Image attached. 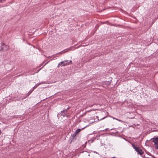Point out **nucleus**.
<instances>
[{
  "label": "nucleus",
  "instance_id": "1",
  "mask_svg": "<svg viewBox=\"0 0 158 158\" xmlns=\"http://www.w3.org/2000/svg\"><path fill=\"white\" fill-rule=\"evenodd\" d=\"M132 145L133 147L135 149V150L140 155H142L143 154L144 152L137 145L134 144H132Z\"/></svg>",
  "mask_w": 158,
  "mask_h": 158
},
{
  "label": "nucleus",
  "instance_id": "2",
  "mask_svg": "<svg viewBox=\"0 0 158 158\" xmlns=\"http://www.w3.org/2000/svg\"><path fill=\"white\" fill-rule=\"evenodd\" d=\"M151 140L154 143L155 148L158 149V137L152 138Z\"/></svg>",
  "mask_w": 158,
  "mask_h": 158
},
{
  "label": "nucleus",
  "instance_id": "3",
  "mask_svg": "<svg viewBox=\"0 0 158 158\" xmlns=\"http://www.w3.org/2000/svg\"><path fill=\"white\" fill-rule=\"evenodd\" d=\"M9 46L5 45L4 43H2V46L1 47V49H0V51H4L5 50H7L9 49Z\"/></svg>",
  "mask_w": 158,
  "mask_h": 158
},
{
  "label": "nucleus",
  "instance_id": "4",
  "mask_svg": "<svg viewBox=\"0 0 158 158\" xmlns=\"http://www.w3.org/2000/svg\"><path fill=\"white\" fill-rule=\"evenodd\" d=\"M68 61L65 60L64 61H62L59 63L57 67H58L60 65L61 66H64L65 65L69 64V63H67Z\"/></svg>",
  "mask_w": 158,
  "mask_h": 158
},
{
  "label": "nucleus",
  "instance_id": "5",
  "mask_svg": "<svg viewBox=\"0 0 158 158\" xmlns=\"http://www.w3.org/2000/svg\"><path fill=\"white\" fill-rule=\"evenodd\" d=\"M76 135H75L74 133H73V135H72L70 138V139L71 140V142H73L75 141L76 139Z\"/></svg>",
  "mask_w": 158,
  "mask_h": 158
},
{
  "label": "nucleus",
  "instance_id": "6",
  "mask_svg": "<svg viewBox=\"0 0 158 158\" xmlns=\"http://www.w3.org/2000/svg\"><path fill=\"white\" fill-rule=\"evenodd\" d=\"M68 109V108L65 110H63L61 111V115H62L63 117H64L66 115V114L65 113V112L67 111V110Z\"/></svg>",
  "mask_w": 158,
  "mask_h": 158
},
{
  "label": "nucleus",
  "instance_id": "7",
  "mask_svg": "<svg viewBox=\"0 0 158 158\" xmlns=\"http://www.w3.org/2000/svg\"><path fill=\"white\" fill-rule=\"evenodd\" d=\"M81 129H77L75 131V132L74 133L75 135H77L81 131Z\"/></svg>",
  "mask_w": 158,
  "mask_h": 158
},
{
  "label": "nucleus",
  "instance_id": "8",
  "mask_svg": "<svg viewBox=\"0 0 158 158\" xmlns=\"http://www.w3.org/2000/svg\"><path fill=\"white\" fill-rule=\"evenodd\" d=\"M34 90L33 88H32V89L29 91V92L27 94V96H28L30 95V94L32 92V91Z\"/></svg>",
  "mask_w": 158,
  "mask_h": 158
},
{
  "label": "nucleus",
  "instance_id": "9",
  "mask_svg": "<svg viewBox=\"0 0 158 158\" xmlns=\"http://www.w3.org/2000/svg\"><path fill=\"white\" fill-rule=\"evenodd\" d=\"M40 84H41V83H39V84L37 83V84H36V85H35V86H34V87H33L32 88H33V89H35L36 88V87H37V86H39V85Z\"/></svg>",
  "mask_w": 158,
  "mask_h": 158
},
{
  "label": "nucleus",
  "instance_id": "10",
  "mask_svg": "<svg viewBox=\"0 0 158 158\" xmlns=\"http://www.w3.org/2000/svg\"><path fill=\"white\" fill-rule=\"evenodd\" d=\"M106 117H107V116L104 117H103V118H101V119H98V116H96V118H98V121H99L103 119H104V118H106Z\"/></svg>",
  "mask_w": 158,
  "mask_h": 158
},
{
  "label": "nucleus",
  "instance_id": "11",
  "mask_svg": "<svg viewBox=\"0 0 158 158\" xmlns=\"http://www.w3.org/2000/svg\"><path fill=\"white\" fill-rule=\"evenodd\" d=\"M67 51L65 52V51H61L60 52H59L57 53V54H62L63 53H65Z\"/></svg>",
  "mask_w": 158,
  "mask_h": 158
},
{
  "label": "nucleus",
  "instance_id": "12",
  "mask_svg": "<svg viewBox=\"0 0 158 158\" xmlns=\"http://www.w3.org/2000/svg\"><path fill=\"white\" fill-rule=\"evenodd\" d=\"M6 0H0V3H3Z\"/></svg>",
  "mask_w": 158,
  "mask_h": 158
},
{
  "label": "nucleus",
  "instance_id": "13",
  "mask_svg": "<svg viewBox=\"0 0 158 158\" xmlns=\"http://www.w3.org/2000/svg\"><path fill=\"white\" fill-rule=\"evenodd\" d=\"M67 63H69V64H72V60H70L69 61V62H67Z\"/></svg>",
  "mask_w": 158,
  "mask_h": 158
},
{
  "label": "nucleus",
  "instance_id": "14",
  "mask_svg": "<svg viewBox=\"0 0 158 158\" xmlns=\"http://www.w3.org/2000/svg\"><path fill=\"white\" fill-rule=\"evenodd\" d=\"M118 121H119V122H122V121L121 120L118 119Z\"/></svg>",
  "mask_w": 158,
  "mask_h": 158
},
{
  "label": "nucleus",
  "instance_id": "15",
  "mask_svg": "<svg viewBox=\"0 0 158 158\" xmlns=\"http://www.w3.org/2000/svg\"><path fill=\"white\" fill-rule=\"evenodd\" d=\"M118 121H119V122H122V121L121 120L118 119Z\"/></svg>",
  "mask_w": 158,
  "mask_h": 158
},
{
  "label": "nucleus",
  "instance_id": "16",
  "mask_svg": "<svg viewBox=\"0 0 158 158\" xmlns=\"http://www.w3.org/2000/svg\"><path fill=\"white\" fill-rule=\"evenodd\" d=\"M87 126H86L84 127H83V128H82L81 129H84L85 127H86Z\"/></svg>",
  "mask_w": 158,
  "mask_h": 158
},
{
  "label": "nucleus",
  "instance_id": "17",
  "mask_svg": "<svg viewBox=\"0 0 158 158\" xmlns=\"http://www.w3.org/2000/svg\"><path fill=\"white\" fill-rule=\"evenodd\" d=\"M115 119L117 120H118V119H117V118H115Z\"/></svg>",
  "mask_w": 158,
  "mask_h": 158
},
{
  "label": "nucleus",
  "instance_id": "18",
  "mask_svg": "<svg viewBox=\"0 0 158 158\" xmlns=\"http://www.w3.org/2000/svg\"><path fill=\"white\" fill-rule=\"evenodd\" d=\"M115 119L117 120H118V119H117V118H115Z\"/></svg>",
  "mask_w": 158,
  "mask_h": 158
},
{
  "label": "nucleus",
  "instance_id": "19",
  "mask_svg": "<svg viewBox=\"0 0 158 158\" xmlns=\"http://www.w3.org/2000/svg\"><path fill=\"white\" fill-rule=\"evenodd\" d=\"M115 118H114V117H113V119H115Z\"/></svg>",
  "mask_w": 158,
  "mask_h": 158
},
{
  "label": "nucleus",
  "instance_id": "20",
  "mask_svg": "<svg viewBox=\"0 0 158 158\" xmlns=\"http://www.w3.org/2000/svg\"><path fill=\"white\" fill-rule=\"evenodd\" d=\"M41 69V68L39 70V71L37 72H38Z\"/></svg>",
  "mask_w": 158,
  "mask_h": 158
},
{
  "label": "nucleus",
  "instance_id": "21",
  "mask_svg": "<svg viewBox=\"0 0 158 158\" xmlns=\"http://www.w3.org/2000/svg\"><path fill=\"white\" fill-rule=\"evenodd\" d=\"M112 158H116L115 157H112Z\"/></svg>",
  "mask_w": 158,
  "mask_h": 158
},
{
  "label": "nucleus",
  "instance_id": "22",
  "mask_svg": "<svg viewBox=\"0 0 158 158\" xmlns=\"http://www.w3.org/2000/svg\"><path fill=\"white\" fill-rule=\"evenodd\" d=\"M107 130V129H106L105 130Z\"/></svg>",
  "mask_w": 158,
  "mask_h": 158
},
{
  "label": "nucleus",
  "instance_id": "23",
  "mask_svg": "<svg viewBox=\"0 0 158 158\" xmlns=\"http://www.w3.org/2000/svg\"><path fill=\"white\" fill-rule=\"evenodd\" d=\"M148 158V157H147V158Z\"/></svg>",
  "mask_w": 158,
  "mask_h": 158
}]
</instances>
